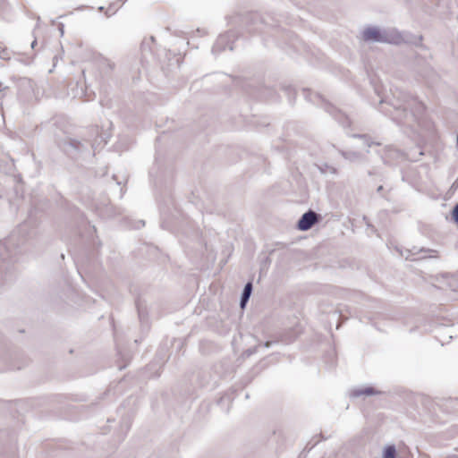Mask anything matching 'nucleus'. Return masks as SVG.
Returning <instances> with one entry per match:
<instances>
[{
  "label": "nucleus",
  "mask_w": 458,
  "mask_h": 458,
  "mask_svg": "<svg viewBox=\"0 0 458 458\" xmlns=\"http://www.w3.org/2000/svg\"><path fill=\"white\" fill-rule=\"evenodd\" d=\"M315 98L320 99V96H318V95H315Z\"/></svg>",
  "instance_id": "19"
},
{
  "label": "nucleus",
  "mask_w": 458,
  "mask_h": 458,
  "mask_svg": "<svg viewBox=\"0 0 458 458\" xmlns=\"http://www.w3.org/2000/svg\"><path fill=\"white\" fill-rule=\"evenodd\" d=\"M353 137H358V138L363 139V140H364V141H365V143L368 145V147H370V146H371V144H370V143H369V141H368V138H367V136H366V135H353Z\"/></svg>",
  "instance_id": "12"
},
{
  "label": "nucleus",
  "mask_w": 458,
  "mask_h": 458,
  "mask_svg": "<svg viewBox=\"0 0 458 458\" xmlns=\"http://www.w3.org/2000/svg\"><path fill=\"white\" fill-rule=\"evenodd\" d=\"M232 35L231 33L220 35L217 39L216 40L213 47L212 52L214 54H218L226 48L229 50L233 49V42L231 41Z\"/></svg>",
  "instance_id": "3"
},
{
  "label": "nucleus",
  "mask_w": 458,
  "mask_h": 458,
  "mask_svg": "<svg viewBox=\"0 0 458 458\" xmlns=\"http://www.w3.org/2000/svg\"><path fill=\"white\" fill-rule=\"evenodd\" d=\"M139 317H140V320L143 318V312L140 310H139Z\"/></svg>",
  "instance_id": "14"
},
{
  "label": "nucleus",
  "mask_w": 458,
  "mask_h": 458,
  "mask_svg": "<svg viewBox=\"0 0 458 458\" xmlns=\"http://www.w3.org/2000/svg\"><path fill=\"white\" fill-rule=\"evenodd\" d=\"M452 216L454 221L458 224V203L454 206L452 211Z\"/></svg>",
  "instance_id": "10"
},
{
  "label": "nucleus",
  "mask_w": 458,
  "mask_h": 458,
  "mask_svg": "<svg viewBox=\"0 0 458 458\" xmlns=\"http://www.w3.org/2000/svg\"><path fill=\"white\" fill-rule=\"evenodd\" d=\"M318 220V215L312 211L309 210L304 213L300 220L298 221V228L301 231H307L310 229Z\"/></svg>",
  "instance_id": "2"
},
{
  "label": "nucleus",
  "mask_w": 458,
  "mask_h": 458,
  "mask_svg": "<svg viewBox=\"0 0 458 458\" xmlns=\"http://www.w3.org/2000/svg\"><path fill=\"white\" fill-rule=\"evenodd\" d=\"M60 31H61V34L63 35V34H64V29H63V27H62V28H60Z\"/></svg>",
  "instance_id": "17"
},
{
  "label": "nucleus",
  "mask_w": 458,
  "mask_h": 458,
  "mask_svg": "<svg viewBox=\"0 0 458 458\" xmlns=\"http://www.w3.org/2000/svg\"><path fill=\"white\" fill-rule=\"evenodd\" d=\"M36 44H37V41H36V40H34V41L31 43V47H34Z\"/></svg>",
  "instance_id": "16"
},
{
  "label": "nucleus",
  "mask_w": 458,
  "mask_h": 458,
  "mask_svg": "<svg viewBox=\"0 0 458 458\" xmlns=\"http://www.w3.org/2000/svg\"><path fill=\"white\" fill-rule=\"evenodd\" d=\"M67 147H64L65 151L70 152L71 149L74 151L81 152L83 149L88 148V146L89 145V141L81 142L76 139H69L67 142L65 143Z\"/></svg>",
  "instance_id": "5"
},
{
  "label": "nucleus",
  "mask_w": 458,
  "mask_h": 458,
  "mask_svg": "<svg viewBox=\"0 0 458 458\" xmlns=\"http://www.w3.org/2000/svg\"><path fill=\"white\" fill-rule=\"evenodd\" d=\"M341 154L345 159L351 162H355L360 159V154L355 151H342Z\"/></svg>",
  "instance_id": "8"
},
{
  "label": "nucleus",
  "mask_w": 458,
  "mask_h": 458,
  "mask_svg": "<svg viewBox=\"0 0 458 458\" xmlns=\"http://www.w3.org/2000/svg\"><path fill=\"white\" fill-rule=\"evenodd\" d=\"M396 449L394 445H387L383 453L382 458H395Z\"/></svg>",
  "instance_id": "9"
},
{
  "label": "nucleus",
  "mask_w": 458,
  "mask_h": 458,
  "mask_svg": "<svg viewBox=\"0 0 458 458\" xmlns=\"http://www.w3.org/2000/svg\"><path fill=\"white\" fill-rule=\"evenodd\" d=\"M420 251H425V252H428L429 255L428 256V258H437V251L435 250H424V249H421Z\"/></svg>",
  "instance_id": "11"
},
{
  "label": "nucleus",
  "mask_w": 458,
  "mask_h": 458,
  "mask_svg": "<svg viewBox=\"0 0 458 458\" xmlns=\"http://www.w3.org/2000/svg\"><path fill=\"white\" fill-rule=\"evenodd\" d=\"M270 345H271V342H267V343L265 344V346H266V347H269Z\"/></svg>",
  "instance_id": "15"
},
{
  "label": "nucleus",
  "mask_w": 458,
  "mask_h": 458,
  "mask_svg": "<svg viewBox=\"0 0 458 458\" xmlns=\"http://www.w3.org/2000/svg\"><path fill=\"white\" fill-rule=\"evenodd\" d=\"M362 38L366 42H377L399 45L401 43L417 44L422 40L420 36L417 40L408 38V35L401 33L395 29L381 30L377 27H368L362 32Z\"/></svg>",
  "instance_id": "1"
},
{
  "label": "nucleus",
  "mask_w": 458,
  "mask_h": 458,
  "mask_svg": "<svg viewBox=\"0 0 458 458\" xmlns=\"http://www.w3.org/2000/svg\"><path fill=\"white\" fill-rule=\"evenodd\" d=\"M448 458H458V456H456V455H452V456H450V457H448Z\"/></svg>",
  "instance_id": "18"
},
{
  "label": "nucleus",
  "mask_w": 458,
  "mask_h": 458,
  "mask_svg": "<svg viewBox=\"0 0 458 458\" xmlns=\"http://www.w3.org/2000/svg\"><path fill=\"white\" fill-rule=\"evenodd\" d=\"M408 106L403 104L394 105V114H391L390 111H385L392 116V119L397 123H401L403 118L408 114Z\"/></svg>",
  "instance_id": "4"
},
{
  "label": "nucleus",
  "mask_w": 458,
  "mask_h": 458,
  "mask_svg": "<svg viewBox=\"0 0 458 458\" xmlns=\"http://www.w3.org/2000/svg\"><path fill=\"white\" fill-rule=\"evenodd\" d=\"M457 146H458V134H457Z\"/></svg>",
  "instance_id": "20"
},
{
  "label": "nucleus",
  "mask_w": 458,
  "mask_h": 458,
  "mask_svg": "<svg viewBox=\"0 0 458 458\" xmlns=\"http://www.w3.org/2000/svg\"><path fill=\"white\" fill-rule=\"evenodd\" d=\"M378 392L376 391L373 387L371 386H366V387H363V388H355L353 389L350 395L352 397H360L361 395H373V394H377Z\"/></svg>",
  "instance_id": "6"
},
{
  "label": "nucleus",
  "mask_w": 458,
  "mask_h": 458,
  "mask_svg": "<svg viewBox=\"0 0 458 458\" xmlns=\"http://www.w3.org/2000/svg\"><path fill=\"white\" fill-rule=\"evenodd\" d=\"M106 64H107V65H108L109 69H110V70H112V69L114 68V64H113V63H111L110 61H107V60H106Z\"/></svg>",
  "instance_id": "13"
},
{
  "label": "nucleus",
  "mask_w": 458,
  "mask_h": 458,
  "mask_svg": "<svg viewBox=\"0 0 458 458\" xmlns=\"http://www.w3.org/2000/svg\"><path fill=\"white\" fill-rule=\"evenodd\" d=\"M252 293V284L250 282H248L242 293L241 300H240V306L241 308H244L246 303L248 302L250 294Z\"/></svg>",
  "instance_id": "7"
}]
</instances>
